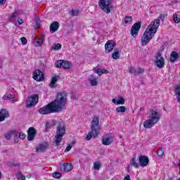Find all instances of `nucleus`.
Listing matches in <instances>:
<instances>
[{
    "label": "nucleus",
    "mask_w": 180,
    "mask_h": 180,
    "mask_svg": "<svg viewBox=\"0 0 180 180\" xmlns=\"http://www.w3.org/2000/svg\"><path fill=\"white\" fill-rule=\"evenodd\" d=\"M17 134L20 140H25V138L26 137V135L25 134H23L22 132H17Z\"/></svg>",
    "instance_id": "obj_40"
},
{
    "label": "nucleus",
    "mask_w": 180,
    "mask_h": 180,
    "mask_svg": "<svg viewBox=\"0 0 180 180\" xmlns=\"http://www.w3.org/2000/svg\"><path fill=\"white\" fill-rule=\"evenodd\" d=\"M33 78L35 81H37L38 82H41V81L44 79V75L40 70H36L33 72Z\"/></svg>",
    "instance_id": "obj_11"
},
{
    "label": "nucleus",
    "mask_w": 180,
    "mask_h": 180,
    "mask_svg": "<svg viewBox=\"0 0 180 180\" xmlns=\"http://www.w3.org/2000/svg\"><path fill=\"white\" fill-rule=\"evenodd\" d=\"M96 74H98V75H99V77H101V75H102V70L101 69H98L97 70L95 71Z\"/></svg>",
    "instance_id": "obj_49"
},
{
    "label": "nucleus",
    "mask_w": 180,
    "mask_h": 180,
    "mask_svg": "<svg viewBox=\"0 0 180 180\" xmlns=\"http://www.w3.org/2000/svg\"><path fill=\"white\" fill-rule=\"evenodd\" d=\"M101 70L102 74H106L108 72V70H106L105 69H101Z\"/></svg>",
    "instance_id": "obj_54"
},
{
    "label": "nucleus",
    "mask_w": 180,
    "mask_h": 180,
    "mask_svg": "<svg viewBox=\"0 0 180 180\" xmlns=\"http://www.w3.org/2000/svg\"><path fill=\"white\" fill-rule=\"evenodd\" d=\"M57 81H58V76L53 77L51 82L49 83L50 88H54L56 86Z\"/></svg>",
    "instance_id": "obj_23"
},
{
    "label": "nucleus",
    "mask_w": 180,
    "mask_h": 180,
    "mask_svg": "<svg viewBox=\"0 0 180 180\" xmlns=\"http://www.w3.org/2000/svg\"><path fill=\"white\" fill-rule=\"evenodd\" d=\"M131 164L128 166V168H130L131 167H134V168H139V163L136 160V157L132 158L131 160Z\"/></svg>",
    "instance_id": "obj_27"
},
{
    "label": "nucleus",
    "mask_w": 180,
    "mask_h": 180,
    "mask_svg": "<svg viewBox=\"0 0 180 180\" xmlns=\"http://www.w3.org/2000/svg\"><path fill=\"white\" fill-rule=\"evenodd\" d=\"M125 25H130L131 23V20H133V18L130 15H128L124 19Z\"/></svg>",
    "instance_id": "obj_31"
},
{
    "label": "nucleus",
    "mask_w": 180,
    "mask_h": 180,
    "mask_svg": "<svg viewBox=\"0 0 180 180\" xmlns=\"http://www.w3.org/2000/svg\"><path fill=\"white\" fill-rule=\"evenodd\" d=\"M63 60H58L55 63V67L56 68H61V67H63Z\"/></svg>",
    "instance_id": "obj_33"
},
{
    "label": "nucleus",
    "mask_w": 180,
    "mask_h": 180,
    "mask_svg": "<svg viewBox=\"0 0 180 180\" xmlns=\"http://www.w3.org/2000/svg\"><path fill=\"white\" fill-rule=\"evenodd\" d=\"M46 146L43 144H40L39 148H37V151H44Z\"/></svg>",
    "instance_id": "obj_43"
},
{
    "label": "nucleus",
    "mask_w": 180,
    "mask_h": 180,
    "mask_svg": "<svg viewBox=\"0 0 180 180\" xmlns=\"http://www.w3.org/2000/svg\"><path fill=\"white\" fill-rule=\"evenodd\" d=\"M112 103H114L115 105H117V101H116V98H112Z\"/></svg>",
    "instance_id": "obj_55"
},
{
    "label": "nucleus",
    "mask_w": 180,
    "mask_h": 180,
    "mask_svg": "<svg viewBox=\"0 0 180 180\" xmlns=\"http://www.w3.org/2000/svg\"><path fill=\"white\" fill-rule=\"evenodd\" d=\"M119 57H120V53H119V51H117L112 53V58L114 60H117V58H119Z\"/></svg>",
    "instance_id": "obj_37"
},
{
    "label": "nucleus",
    "mask_w": 180,
    "mask_h": 180,
    "mask_svg": "<svg viewBox=\"0 0 180 180\" xmlns=\"http://www.w3.org/2000/svg\"><path fill=\"white\" fill-rule=\"evenodd\" d=\"M53 177L56 179H60L61 178V173L56 172L53 174Z\"/></svg>",
    "instance_id": "obj_41"
},
{
    "label": "nucleus",
    "mask_w": 180,
    "mask_h": 180,
    "mask_svg": "<svg viewBox=\"0 0 180 180\" xmlns=\"http://www.w3.org/2000/svg\"><path fill=\"white\" fill-rule=\"evenodd\" d=\"M17 22H18V25H22L23 23V20L20 18H18Z\"/></svg>",
    "instance_id": "obj_50"
},
{
    "label": "nucleus",
    "mask_w": 180,
    "mask_h": 180,
    "mask_svg": "<svg viewBox=\"0 0 180 180\" xmlns=\"http://www.w3.org/2000/svg\"><path fill=\"white\" fill-rule=\"evenodd\" d=\"M4 61H5V58H0V68H2V67L4 66Z\"/></svg>",
    "instance_id": "obj_48"
},
{
    "label": "nucleus",
    "mask_w": 180,
    "mask_h": 180,
    "mask_svg": "<svg viewBox=\"0 0 180 180\" xmlns=\"http://www.w3.org/2000/svg\"><path fill=\"white\" fill-rule=\"evenodd\" d=\"M12 134H14L15 136H16V137H18V131H11L10 132L5 134V137L6 140H11V137H12Z\"/></svg>",
    "instance_id": "obj_25"
},
{
    "label": "nucleus",
    "mask_w": 180,
    "mask_h": 180,
    "mask_svg": "<svg viewBox=\"0 0 180 180\" xmlns=\"http://www.w3.org/2000/svg\"><path fill=\"white\" fill-rule=\"evenodd\" d=\"M16 16H18V11L15 10V12H13L10 16V22L15 23V22H16Z\"/></svg>",
    "instance_id": "obj_26"
},
{
    "label": "nucleus",
    "mask_w": 180,
    "mask_h": 180,
    "mask_svg": "<svg viewBox=\"0 0 180 180\" xmlns=\"http://www.w3.org/2000/svg\"><path fill=\"white\" fill-rule=\"evenodd\" d=\"M141 27V22H138L134 24L131 28V34L133 37H136L139 34V30Z\"/></svg>",
    "instance_id": "obj_10"
},
{
    "label": "nucleus",
    "mask_w": 180,
    "mask_h": 180,
    "mask_svg": "<svg viewBox=\"0 0 180 180\" xmlns=\"http://www.w3.org/2000/svg\"><path fill=\"white\" fill-rule=\"evenodd\" d=\"M94 168L96 171H99L101 169V162H94Z\"/></svg>",
    "instance_id": "obj_34"
},
{
    "label": "nucleus",
    "mask_w": 180,
    "mask_h": 180,
    "mask_svg": "<svg viewBox=\"0 0 180 180\" xmlns=\"http://www.w3.org/2000/svg\"><path fill=\"white\" fill-rule=\"evenodd\" d=\"M67 103V92L63 91L57 94L54 101L51 102L46 106L39 108V112L41 115H50V113H58L63 111V108Z\"/></svg>",
    "instance_id": "obj_1"
},
{
    "label": "nucleus",
    "mask_w": 180,
    "mask_h": 180,
    "mask_svg": "<svg viewBox=\"0 0 180 180\" xmlns=\"http://www.w3.org/2000/svg\"><path fill=\"white\" fill-rule=\"evenodd\" d=\"M158 157H162L164 155V150H162L161 148H159L158 150Z\"/></svg>",
    "instance_id": "obj_44"
},
{
    "label": "nucleus",
    "mask_w": 180,
    "mask_h": 180,
    "mask_svg": "<svg viewBox=\"0 0 180 180\" xmlns=\"http://www.w3.org/2000/svg\"><path fill=\"white\" fill-rule=\"evenodd\" d=\"M112 2L113 0H99L98 6L105 13H110V8H112Z\"/></svg>",
    "instance_id": "obj_5"
},
{
    "label": "nucleus",
    "mask_w": 180,
    "mask_h": 180,
    "mask_svg": "<svg viewBox=\"0 0 180 180\" xmlns=\"http://www.w3.org/2000/svg\"><path fill=\"white\" fill-rule=\"evenodd\" d=\"M114 137L113 136H104L102 139V144L103 146H110L113 143Z\"/></svg>",
    "instance_id": "obj_14"
},
{
    "label": "nucleus",
    "mask_w": 180,
    "mask_h": 180,
    "mask_svg": "<svg viewBox=\"0 0 180 180\" xmlns=\"http://www.w3.org/2000/svg\"><path fill=\"white\" fill-rule=\"evenodd\" d=\"M120 139H123V136L120 135Z\"/></svg>",
    "instance_id": "obj_57"
},
{
    "label": "nucleus",
    "mask_w": 180,
    "mask_h": 180,
    "mask_svg": "<svg viewBox=\"0 0 180 180\" xmlns=\"http://www.w3.org/2000/svg\"><path fill=\"white\" fill-rule=\"evenodd\" d=\"M56 121H53V123L46 122L45 125L46 129H51L53 126H55Z\"/></svg>",
    "instance_id": "obj_35"
},
{
    "label": "nucleus",
    "mask_w": 180,
    "mask_h": 180,
    "mask_svg": "<svg viewBox=\"0 0 180 180\" xmlns=\"http://www.w3.org/2000/svg\"><path fill=\"white\" fill-rule=\"evenodd\" d=\"M91 131L87 134L86 140L89 141L93 137H98L99 131H101V126H99V117L95 116L90 125Z\"/></svg>",
    "instance_id": "obj_3"
},
{
    "label": "nucleus",
    "mask_w": 180,
    "mask_h": 180,
    "mask_svg": "<svg viewBox=\"0 0 180 180\" xmlns=\"http://www.w3.org/2000/svg\"><path fill=\"white\" fill-rule=\"evenodd\" d=\"M18 180H26V177L22 174H18Z\"/></svg>",
    "instance_id": "obj_47"
},
{
    "label": "nucleus",
    "mask_w": 180,
    "mask_h": 180,
    "mask_svg": "<svg viewBox=\"0 0 180 180\" xmlns=\"http://www.w3.org/2000/svg\"><path fill=\"white\" fill-rule=\"evenodd\" d=\"M129 74H134V75H137V70H136V69H134V68L133 67L129 68Z\"/></svg>",
    "instance_id": "obj_38"
},
{
    "label": "nucleus",
    "mask_w": 180,
    "mask_h": 180,
    "mask_svg": "<svg viewBox=\"0 0 180 180\" xmlns=\"http://www.w3.org/2000/svg\"><path fill=\"white\" fill-rule=\"evenodd\" d=\"M39 103V95L33 94L31 96H29L26 101L25 105L26 108H33L36 106Z\"/></svg>",
    "instance_id": "obj_7"
},
{
    "label": "nucleus",
    "mask_w": 180,
    "mask_h": 180,
    "mask_svg": "<svg viewBox=\"0 0 180 180\" xmlns=\"http://www.w3.org/2000/svg\"><path fill=\"white\" fill-rule=\"evenodd\" d=\"M45 35H41L40 38H37L34 41V44L36 47H40L44 43Z\"/></svg>",
    "instance_id": "obj_18"
},
{
    "label": "nucleus",
    "mask_w": 180,
    "mask_h": 180,
    "mask_svg": "<svg viewBox=\"0 0 180 180\" xmlns=\"http://www.w3.org/2000/svg\"><path fill=\"white\" fill-rule=\"evenodd\" d=\"M58 27H60L59 22L55 21L52 22L50 25L51 33H56V32L58 30Z\"/></svg>",
    "instance_id": "obj_16"
},
{
    "label": "nucleus",
    "mask_w": 180,
    "mask_h": 180,
    "mask_svg": "<svg viewBox=\"0 0 180 180\" xmlns=\"http://www.w3.org/2000/svg\"><path fill=\"white\" fill-rule=\"evenodd\" d=\"M2 99H4V101H11V103H15V97L11 94L4 95Z\"/></svg>",
    "instance_id": "obj_20"
},
{
    "label": "nucleus",
    "mask_w": 180,
    "mask_h": 180,
    "mask_svg": "<svg viewBox=\"0 0 180 180\" xmlns=\"http://www.w3.org/2000/svg\"><path fill=\"white\" fill-rule=\"evenodd\" d=\"M175 95L176 96V98L178 102H180V84L176 85V89L174 90Z\"/></svg>",
    "instance_id": "obj_24"
},
{
    "label": "nucleus",
    "mask_w": 180,
    "mask_h": 180,
    "mask_svg": "<svg viewBox=\"0 0 180 180\" xmlns=\"http://www.w3.org/2000/svg\"><path fill=\"white\" fill-rule=\"evenodd\" d=\"M63 169L65 172H70L72 169V165L71 163H65L63 165Z\"/></svg>",
    "instance_id": "obj_21"
},
{
    "label": "nucleus",
    "mask_w": 180,
    "mask_h": 180,
    "mask_svg": "<svg viewBox=\"0 0 180 180\" xmlns=\"http://www.w3.org/2000/svg\"><path fill=\"white\" fill-rule=\"evenodd\" d=\"M115 112H117V113H124V112H126V107L120 106L116 108Z\"/></svg>",
    "instance_id": "obj_30"
},
{
    "label": "nucleus",
    "mask_w": 180,
    "mask_h": 180,
    "mask_svg": "<svg viewBox=\"0 0 180 180\" xmlns=\"http://www.w3.org/2000/svg\"><path fill=\"white\" fill-rule=\"evenodd\" d=\"M6 4V0H0V5H5Z\"/></svg>",
    "instance_id": "obj_52"
},
{
    "label": "nucleus",
    "mask_w": 180,
    "mask_h": 180,
    "mask_svg": "<svg viewBox=\"0 0 180 180\" xmlns=\"http://www.w3.org/2000/svg\"><path fill=\"white\" fill-rule=\"evenodd\" d=\"M71 148H72V146H71V145H68L66 148H65V151L68 152L71 150Z\"/></svg>",
    "instance_id": "obj_51"
},
{
    "label": "nucleus",
    "mask_w": 180,
    "mask_h": 180,
    "mask_svg": "<svg viewBox=\"0 0 180 180\" xmlns=\"http://www.w3.org/2000/svg\"><path fill=\"white\" fill-rule=\"evenodd\" d=\"M117 105H124V98L123 97H119L117 100Z\"/></svg>",
    "instance_id": "obj_36"
},
{
    "label": "nucleus",
    "mask_w": 180,
    "mask_h": 180,
    "mask_svg": "<svg viewBox=\"0 0 180 180\" xmlns=\"http://www.w3.org/2000/svg\"><path fill=\"white\" fill-rule=\"evenodd\" d=\"M20 40H21L22 44L23 46H25V44H27V39H26L25 37H21Z\"/></svg>",
    "instance_id": "obj_46"
},
{
    "label": "nucleus",
    "mask_w": 180,
    "mask_h": 180,
    "mask_svg": "<svg viewBox=\"0 0 180 180\" xmlns=\"http://www.w3.org/2000/svg\"><path fill=\"white\" fill-rule=\"evenodd\" d=\"M71 16H78L79 15V10L72 9L70 11Z\"/></svg>",
    "instance_id": "obj_32"
},
{
    "label": "nucleus",
    "mask_w": 180,
    "mask_h": 180,
    "mask_svg": "<svg viewBox=\"0 0 180 180\" xmlns=\"http://www.w3.org/2000/svg\"><path fill=\"white\" fill-rule=\"evenodd\" d=\"M64 134H65V124H64V122H60L56 128V134L55 136V143L56 146H60V143H61Z\"/></svg>",
    "instance_id": "obj_4"
},
{
    "label": "nucleus",
    "mask_w": 180,
    "mask_h": 180,
    "mask_svg": "<svg viewBox=\"0 0 180 180\" xmlns=\"http://www.w3.org/2000/svg\"><path fill=\"white\" fill-rule=\"evenodd\" d=\"M19 142V139L18 138V136H15L14 138V143H18Z\"/></svg>",
    "instance_id": "obj_53"
},
{
    "label": "nucleus",
    "mask_w": 180,
    "mask_h": 180,
    "mask_svg": "<svg viewBox=\"0 0 180 180\" xmlns=\"http://www.w3.org/2000/svg\"><path fill=\"white\" fill-rule=\"evenodd\" d=\"M160 18H157L150 22L146 30H148L149 32H151L153 33V34H155V33H157V30H158V27H160Z\"/></svg>",
    "instance_id": "obj_8"
},
{
    "label": "nucleus",
    "mask_w": 180,
    "mask_h": 180,
    "mask_svg": "<svg viewBox=\"0 0 180 180\" xmlns=\"http://www.w3.org/2000/svg\"><path fill=\"white\" fill-rule=\"evenodd\" d=\"M155 64L158 68H164V65H165V60L160 52L156 54Z\"/></svg>",
    "instance_id": "obj_9"
},
{
    "label": "nucleus",
    "mask_w": 180,
    "mask_h": 180,
    "mask_svg": "<svg viewBox=\"0 0 180 180\" xmlns=\"http://www.w3.org/2000/svg\"><path fill=\"white\" fill-rule=\"evenodd\" d=\"M173 20L175 23H179L180 19L176 14H173Z\"/></svg>",
    "instance_id": "obj_39"
},
{
    "label": "nucleus",
    "mask_w": 180,
    "mask_h": 180,
    "mask_svg": "<svg viewBox=\"0 0 180 180\" xmlns=\"http://www.w3.org/2000/svg\"><path fill=\"white\" fill-rule=\"evenodd\" d=\"M149 120L143 122V127L146 129H151L154 124H157L161 117V114L158 110H152L148 115Z\"/></svg>",
    "instance_id": "obj_2"
},
{
    "label": "nucleus",
    "mask_w": 180,
    "mask_h": 180,
    "mask_svg": "<svg viewBox=\"0 0 180 180\" xmlns=\"http://www.w3.org/2000/svg\"><path fill=\"white\" fill-rule=\"evenodd\" d=\"M9 116V112L5 110V109H1L0 110V122H4L6 117H8Z\"/></svg>",
    "instance_id": "obj_17"
},
{
    "label": "nucleus",
    "mask_w": 180,
    "mask_h": 180,
    "mask_svg": "<svg viewBox=\"0 0 180 180\" xmlns=\"http://www.w3.org/2000/svg\"><path fill=\"white\" fill-rule=\"evenodd\" d=\"M61 44H53L51 46V49L54 51H57L58 50H61Z\"/></svg>",
    "instance_id": "obj_28"
},
{
    "label": "nucleus",
    "mask_w": 180,
    "mask_h": 180,
    "mask_svg": "<svg viewBox=\"0 0 180 180\" xmlns=\"http://www.w3.org/2000/svg\"><path fill=\"white\" fill-rule=\"evenodd\" d=\"M63 68L65 70H69V68H71V63L68 61H64L62 65Z\"/></svg>",
    "instance_id": "obj_29"
},
{
    "label": "nucleus",
    "mask_w": 180,
    "mask_h": 180,
    "mask_svg": "<svg viewBox=\"0 0 180 180\" xmlns=\"http://www.w3.org/2000/svg\"><path fill=\"white\" fill-rule=\"evenodd\" d=\"M36 129H34V127H31L29 128L28 131H27V140L28 141H32L33 140V139H34V137L36 136Z\"/></svg>",
    "instance_id": "obj_12"
},
{
    "label": "nucleus",
    "mask_w": 180,
    "mask_h": 180,
    "mask_svg": "<svg viewBox=\"0 0 180 180\" xmlns=\"http://www.w3.org/2000/svg\"><path fill=\"white\" fill-rule=\"evenodd\" d=\"M165 18H167V14L163 13L160 14L158 19H160V21L162 20V22H164V20H165Z\"/></svg>",
    "instance_id": "obj_42"
},
{
    "label": "nucleus",
    "mask_w": 180,
    "mask_h": 180,
    "mask_svg": "<svg viewBox=\"0 0 180 180\" xmlns=\"http://www.w3.org/2000/svg\"><path fill=\"white\" fill-rule=\"evenodd\" d=\"M179 57V53H178L176 51H172L170 54L171 63H175V61L178 60Z\"/></svg>",
    "instance_id": "obj_19"
},
{
    "label": "nucleus",
    "mask_w": 180,
    "mask_h": 180,
    "mask_svg": "<svg viewBox=\"0 0 180 180\" xmlns=\"http://www.w3.org/2000/svg\"><path fill=\"white\" fill-rule=\"evenodd\" d=\"M155 35V34L153 33L152 32L150 31V30H146L145 32L143 33V35L141 38V45L142 46H147V44H148V43H150V41L151 40V39H153V37H154V36Z\"/></svg>",
    "instance_id": "obj_6"
},
{
    "label": "nucleus",
    "mask_w": 180,
    "mask_h": 180,
    "mask_svg": "<svg viewBox=\"0 0 180 180\" xmlns=\"http://www.w3.org/2000/svg\"><path fill=\"white\" fill-rule=\"evenodd\" d=\"M179 174H180V162L179 163Z\"/></svg>",
    "instance_id": "obj_56"
},
{
    "label": "nucleus",
    "mask_w": 180,
    "mask_h": 180,
    "mask_svg": "<svg viewBox=\"0 0 180 180\" xmlns=\"http://www.w3.org/2000/svg\"><path fill=\"white\" fill-rule=\"evenodd\" d=\"M139 160L141 167H147V165H148V162H150L148 157L145 155L140 156Z\"/></svg>",
    "instance_id": "obj_13"
},
{
    "label": "nucleus",
    "mask_w": 180,
    "mask_h": 180,
    "mask_svg": "<svg viewBox=\"0 0 180 180\" xmlns=\"http://www.w3.org/2000/svg\"><path fill=\"white\" fill-rule=\"evenodd\" d=\"M144 72V69L139 68L138 70H136V75H140V74H143Z\"/></svg>",
    "instance_id": "obj_45"
},
{
    "label": "nucleus",
    "mask_w": 180,
    "mask_h": 180,
    "mask_svg": "<svg viewBox=\"0 0 180 180\" xmlns=\"http://www.w3.org/2000/svg\"><path fill=\"white\" fill-rule=\"evenodd\" d=\"M105 49L106 53H110L115 49V42L113 41H108L105 45Z\"/></svg>",
    "instance_id": "obj_15"
},
{
    "label": "nucleus",
    "mask_w": 180,
    "mask_h": 180,
    "mask_svg": "<svg viewBox=\"0 0 180 180\" xmlns=\"http://www.w3.org/2000/svg\"><path fill=\"white\" fill-rule=\"evenodd\" d=\"M89 81L91 85V86H96L98 85V81H96V77L94 75H91L89 78Z\"/></svg>",
    "instance_id": "obj_22"
}]
</instances>
